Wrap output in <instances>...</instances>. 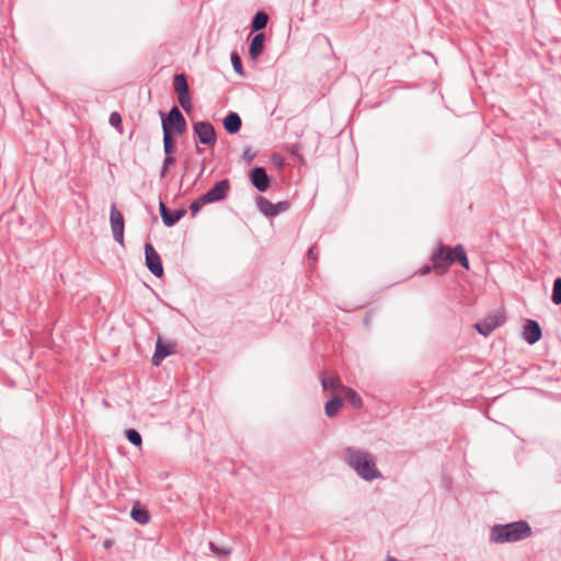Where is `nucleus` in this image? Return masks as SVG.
<instances>
[{
  "instance_id": "39",
  "label": "nucleus",
  "mask_w": 561,
  "mask_h": 561,
  "mask_svg": "<svg viewBox=\"0 0 561 561\" xmlns=\"http://www.w3.org/2000/svg\"><path fill=\"white\" fill-rule=\"evenodd\" d=\"M111 546H112V541H111V540H106V541L104 542V548H105V549L110 548Z\"/></svg>"
},
{
  "instance_id": "4",
  "label": "nucleus",
  "mask_w": 561,
  "mask_h": 561,
  "mask_svg": "<svg viewBox=\"0 0 561 561\" xmlns=\"http://www.w3.org/2000/svg\"><path fill=\"white\" fill-rule=\"evenodd\" d=\"M173 90L178 95L180 106L184 112L190 113L193 108V104L185 73L181 72L173 76Z\"/></svg>"
},
{
  "instance_id": "35",
  "label": "nucleus",
  "mask_w": 561,
  "mask_h": 561,
  "mask_svg": "<svg viewBox=\"0 0 561 561\" xmlns=\"http://www.w3.org/2000/svg\"><path fill=\"white\" fill-rule=\"evenodd\" d=\"M444 486L449 490L451 488V479L447 476L443 478Z\"/></svg>"
},
{
  "instance_id": "26",
  "label": "nucleus",
  "mask_w": 561,
  "mask_h": 561,
  "mask_svg": "<svg viewBox=\"0 0 561 561\" xmlns=\"http://www.w3.org/2000/svg\"><path fill=\"white\" fill-rule=\"evenodd\" d=\"M231 64H232V67H233V70L236 71V73H238L240 77L245 76L243 66H242V60H241L240 56L238 55V53H236V51H233L231 54Z\"/></svg>"
},
{
  "instance_id": "31",
  "label": "nucleus",
  "mask_w": 561,
  "mask_h": 561,
  "mask_svg": "<svg viewBox=\"0 0 561 561\" xmlns=\"http://www.w3.org/2000/svg\"><path fill=\"white\" fill-rule=\"evenodd\" d=\"M256 157V152L253 151L250 147H247L243 150L242 158L247 163H251Z\"/></svg>"
},
{
  "instance_id": "15",
  "label": "nucleus",
  "mask_w": 561,
  "mask_h": 561,
  "mask_svg": "<svg viewBox=\"0 0 561 561\" xmlns=\"http://www.w3.org/2000/svg\"><path fill=\"white\" fill-rule=\"evenodd\" d=\"M542 337V330L538 321L527 319L523 327V339L529 344L534 345Z\"/></svg>"
},
{
  "instance_id": "37",
  "label": "nucleus",
  "mask_w": 561,
  "mask_h": 561,
  "mask_svg": "<svg viewBox=\"0 0 561 561\" xmlns=\"http://www.w3.org/2000/svg\"><path fill=\"white\" fill-rule=\"evenodd\" d=\"M273 160H274L275 162H278V160H279V165H282V164H283V160H282V158H280V157H278V156H273Z\"/></svg>"
},
{
  "instance_id": "29",
  "label": "nucleus",
  "mask_w": 561,
  "mask_h": 561,
  "mask_svg": "<svg viewBox=\"0 0 561 561\" xmlns=\"http://www.w3.org/2000/svg\"><path fill=\"white\" fill-rule=\"evenodd\" d=\"M209 547H210V551L218 557L226 556V554L230 553V550L228 548L219 547V546L215 545L214 542H210Z\"/></svg>"
},
{
  "instance_id": "3",
  "label": "nucleus",
  "mask_w": 561,
  "mask_h": 561,
  "mask_svg": "<svg viewBox=\"0 0 561 561\" xmlns=\"http://www.w3.org/2000/svg\"><path fill=\"white\" fill-rule=\"evenodd\" d=\"M161 117L162 133L183 135L187 129V123L178 106H172L168 114L159 112Z\"/></svg>"
},
{
  "instance_id": "2",
  "label": "nucleus",
  "mask_w": 561,
  "mask_h": 561,
  "mask_svg": "<svg viewBox=\"0 0 561 561\" xmlns=\"http://www.w3.org/2000/svg\"><path fill=\"white\" fill-rule=\"evenodd\" d=\"M533 534L527 520L519 519L506 524H495L490 528L489 539L493 543L517 542L527 539Z\"/></svg>"
},
{
  "instance_id": "1",
  "label": "nucleus",
  "mask_w": 561,
  "mask_h": 561,
  "mask_svg": "<svg viewBox=\"0 0 561 561\" xmlns=\"http://www.w3.org/2000/svg\"><path fill=\"white\" fill-rule=\"evenodd\" d=\"M344 462L365 482H373L382 479L383 476L377 467L376 456L371 453L356 448L346 447L343 450Z\"/></svg>"
},
{
  "instance_id": "9",
  "label": "nucleus",
  "mask_w": 561,
  "mask_h": 561,
  "mask_svg": "<svg viewBox=\"0 0 561 561\" xmlns=\"http://www.w3.org/2000/svg\"><path fill=\"white\" fill-rule=\"evenodd\" d=\"M230 186V181L228 179L218 181L210 190L202 194V202L211 204L224 201L228 196Z\"/></svg>"
},
{
  "instance_id": "32",
  "label": "nucleus",
  "mask_w": 561,
  "mask_h": 561,
  "mask_svg": "<svg viewBox=\"0 0 561 561\" xmlns=\"http://www.w3.org/2000/svg\"><path fill=\"white\" fill-rule=\"evenodd\" d=\"M318 248L316 245H312L308 249V252H307V255H308V260L316 263L317 260H318Z\"/></svg>"
},
{
  "instance_id": "36",
  "label": "nucleus",
  "mask_w": 561,
  "mask_h": 561,
  "mask_svg": "<svg viewBox=\"0 0 561 561\" xmlns=\"http://www.w3.org/2000/svg\"><path fill=\"white\" fill-rule=\"evenodd\" d=\"M169 171V168H165V167H161V170H160V178L163 179L165 178L167 173Z\"/></svg>"
},
{
  "instance_id": "5",
  "label": "nucleus",
  "mask_w": 561,
  "mask_h": 561,
  "mask_svg": "<svg viewBox=\"0 0 561 561\" xmlns=\"http://www.w3.org/2000/svg\"><path fill=\"white\" fill-rule=\"evenodd\" d=\"M453 248L439 243V245L432 252L431 261L433 262V268L437 271L439 275L444 274L448 266L454 264L451 257Z\"/></svg>"
},
{
  "instance_id": "10",
  "label": "nucleus",
  "mask_w": 561,
  "mask_h": 561,
  "mask_svg": "<svg viewBox=\"0 0 561 561\" xmlns=\"http://www.w3.org/2000/svg\"><path fill=\"white\" fill-rule=\"evenodd\" d=\"M145 262L151 274H153L156 277L163 276L164 271L161 257L156 251L154 247L149 242L145 244Z\"/></svg>"
},
{
  "instance_id": "17",
  "label": "nucleus",
  "mask_w": 561,
  "mask_h": 561,
  "mask_svg": "<svg viewBox=\"0 0 561 561\" xmlns=\"http://www.w3.org/2000/svg\"><path fill=\"white\" fill-rule=\"evenodd\" d=\"M265 35L264 33H256L250 42L249 55L252 60H256L264 50Z\"/></svg>"
},
{
  "instance_id": "11",
  "label": "nucleus",
  "mask_w": 561,
  "mask_h": 561,
  "mask_svg": "<svg viewBox=\"0 0 561 561\" xmlns=\"http://www.w3.org/2000/svg\"><path fill=\"white\" fill-rule=\"evenodd\" d=\"M256 206L257 209L265 215L266 217H275L280 213H284L289 209L290 204L288 201L278 202L276 204H273L268 199H266L263 196L256 197Z\"/></svg>"
},
{
  "instance_id": "30",
  "label": "nucleus",
  "mask_w": 561,
  "mask_h": 561,
  "mask_svg": "<svg viewBox=\"0 0 561 561\" xmlns=\"http://www.w3.org/2000/svg\"><path fill=\"white\" fill-rule=\"evenodd\" d=\"M108 123L113 127H118L122 125V116L118 112H112L108 117Z\"/></svg>"
},
{
  "instance_id": "41",
  "label": "nucleus",
  "mask_w": 561,
  "mask_h": 561,
  "mask_svg": "<svg viewBox=\"0 0 561 561\" xmlns=\"http://www.w3.org/2000/svg\"><path fill=\"white\" fill-rule=\"evenodd\" d=\"M368 323H369V318H368V317H366V318H365V320H364V324H365V325H368Z\"/></svg>"
},
{
  "instance_id": "6",
  "label": "nucleus",
  "mask_w": 561,
  "mask_h": 561,
  "mask_svg": "<svg viewBox=\"0 0 561 561\" xmlns=\"http://www.w3.org/2000/svg\"><path fill=\"white\" fill-rule=\"evenodd\" d=\"M193 134L199 142L213 147L217 141L215 127L208 121H198L193 124Z\"/></svg>"
},
{
  "instance_id": "25",
  "label": "nucleus",
  "mask_w": 561,
  "mask_h": 561,
  "mask_svg": "<svg viewBox=\"0 0 561 561\" xmlns=\"http://www.w3.org/2000/svg\"><path fill=\"white\" fill-rule=\"evenodd\" d=\"M551 300L554 305H561V277L553 280Z\"/></svg>"
},
{
  "instance_id": "38",
  "label": "nucleus",
  "mask_w": 561,
  "mask_h": 561,
  "mask_svg": "<svg viewBox=\"0 0 561 561\" xmlns=\"http://www.w3.org/2000/svg\"><path fill=\"white\" fill-rule=\"evenodd\" d=\"M273 160H274L275 162H278V160H279V165H282V164H283V160H282V158H280V157H278V156H273Z\"/></svg>"
},
{
  "instance_id": "33",
  "label": "nucleus",
  "mask_w": 561,
  "mask_h": 561,
  "mask_svg": "<svg viewBox=\"0 0 561 561\" xmlns=\"http://www.w3.org/2000/svg\"><path fill=\"white\" fill-rule=\"evenodd\" d=\"M175 161L176 160L173 157V154L165 156L162 165L170 169V167H172L175 163Z\"/></svg>"
},
{
  "instance_id": "13",
  "label": "nucleus",
  "mask_w": 561,
  "mask_h": 561,
  "mask_svg": "<svg viewBox=\"0 0 561 561\" xmlns=\"http://www.w3.org/2000/svg\"><path fill=\"white\" fill-rule=\"evenodd\" d=\"M250 183L259 191L266 192L271 186V178L263 167H254L249 172Z\"/></svg>"
},
{
  "instance_id": "8",
  "label": "nucleus",
  "mask_w": 561,
  "mask_h": 561,
  "mask_svg": "<svg viewBox=\"0 0 561 561\" xmlns=\"http://www.w3.org/2000/svg\"><path fill=\"white\" fill-rule=\"evenodd\" d=\"M176 343L173 341H164L161 335H158L154 346V353L151 357V364L156 367L160 366L161 363L170 355L174 354Z\"/></svg>"
},
{
  "instance_id": "23",
  "label": "nucleus",
  "mask_w": 561,
  "mask_h": 561,
  "mask_svg": "<svg viewBox=\"0 0 561 561\" xmlns=\"http://www.w3.org/2000/svg\"><path fill=\"white\" fill-rule=\"evenodd\" d=\"M345 397H346V400H347V401H348V402H350L354 408H356V409H360V408L363 407V400H362V398L359 397V394H358L355 390H353V389L348 388V389L346 390V392H345Z\"/></svg>"
},
{
  "instance_id": "40",
  "label": "nucleus",
  "mask_w": 561,
  "mask_h": 561,
  "mask_svg": "<svg viewBox=\"0 0 561 561\" xmlns=\"http://www.w3.org/2000/svg\"><path fill=\"white\" fill-rule=\"evenodd\" d=\"M385 561H399L394 557L388 556Z\"/></svg>"
},
{
  "instance_id": "42",
  "label": "nucleus",
  "mask_w": 561,
  "mask_h": 561,
  "mask_svg": "<svg viewBox=\"0 0 561 561\" xmlns=\"http://www.w3.org/2000/svg\"><path fill=\"white\" fill-rule=\"evenodd\" d=\"M196 152H197V153H201V152H202V148H199L197 145H196Z\"/></svg>"
},
{
  "instance_id": "18",
  "label": "nucleus",
  "mask_w": 561,
  "mask_h": 561,
  "mask_svg": "<svg viewBox=\"0 0 561 561\" xmlns=\"http://www.w3.org/2000/svg\"><path fill=\"white\" fill-rule=\"evenodd\" d=\"M130 517L140 525H147L150 522L149 511L139 504L131 507Z\"/></svg>"
},
{
  "instance_id": "28",
  "label": "nucleus",
  "mask_w": 561,
  "mask_h": 561,
  "mask_svg": "<svg viewBox=\"0 0 561 561\" xmlns=\"http://www.w3.org/2000/svg\"><path fill=\"white\" fill-rule=\"evenodd\" d=\"M208 204L207 202H202V195L193 201L190 205V210L193 217H195L202 209L204 205Z\"/></svg>"
},
{
  "instance_id": "16",
  "label": "nucleus",
  "mask_w": 561,
  "mask_h": 561,
  "mask_svg": "<svg viewBox=\"0 0 561 561\" xmlns=\"http://www.w3.org/2000/svg\"><path fill=\"white\" fill-rule=\"evenodd\" d=\"M222 125L225 130L230 134L234 135L238 131H240L242 127V119L240 115L237 112H229L222 119Z\"/></svg>"
},
{
  "instance_id": "27",
  "label": "nucleus",
  "mask_w": 561,
  "mask_h": 561,
  "mask_svg": "<svg viewBox=\"0 0 561 561\" xmlns=\"http://www.w3.org/2000/svg\"><path fill=\"white\" fill-rule=\"evenodd\" d=\"M321 385L323 390H335L339 386V381L335 378L322 376L321 377Z\"/></svg>"
},
{
  "instance_id": "20",
  "label": "nucleus",
  "mask_w": 561,
  "mask_h": 561,
  "mask_svg": "<svg viewBox=\"0 0 561 561\" xmlns=\"http://www.w3.org/2000/svg\"><path fill=\"white\" fill-rule=\"evenodd\" d=\"M451 257L454 259V263H459L465 270L470 268L466 250L461 244H457L453 248Z\"/></svg>"
},
{
  "instance_id": "22",
  "label": "nucleus",
  "mask_w": 561,
  "mask_h": 561,
  "mask_svg": "<svg viewBox=\"0 0 561 561\" xmlns=\"http://www.w3.org/2000/svg\"><path fill=\"white\" fill-rule=\"evenodd\" d=\"M126 439L136 447L141 446L142 438L140 433L135 428H128L125 431Z\"/></svg>"
},
{
  "instance_id": "19",
  "label": "nucleus",
  "mask_w": 561,
  "mask_h": 561,
  "mask_svg": "<svg viewBox=\"0 0 561 561\" xmlns=\"http://www.w3.org/2000/svg\"><path fill=\"white\" fill-rule=\"evenodd\" d=\"M268 22V15L264 11H257L251 21V32L259 33L264 30Z\"/></svg>"
},
{
  "instance_id": "12",
  "label": "nucleus",
  "mask_w": 561,
  "mask_h": 561,
  "mask_svg": "<svg viewBox=\"0 0 561 561\" xmlns=\"http://www.w3.org/2000/svg\"><path fill=\"white\" fill-rule=\"evenodd\" d=\"M506 318L504 314L496 313L484 318L482 321L474 323L476 331L483 335L489 336L495 329L501 327L505 322Z\"/></svg>"
},
{
  "instance_id": "34",
  "label": "nucleus",
  "mask_w": 561,
  "mask_h": 561,
  "mask_svg": "<svg viewBox=\"0 0 561 561\" xmlns=\"http://www.w3.org/2000/svg\"><path fill=\"white\" fill-rule=\"evenodd\" d=\"M432 267L430 265H424L419 270L421 275H426L431 272Z\"/></svg>"
},
{
  "instance_id": "21",
  "label": "nucleus",
  "mask_w": 561,
  "mask_h": 561,
  "mask_svg": "<svg viewBox=\"0 0 561 561\" xmlns=\"http://www.w3.org/2000/svg\"><path fill=\"white\" fill-rule=\"evenodd\" d=\"M342 405H343V401L340 397H337V396L332 397L325 403V407H324L325 415L329 417L335 416L337 414V412L340 411V409L342 408Z\"/></svg>"
},
{
  "instance_id": "24",
  "label": "nucleus",
  "mask_w": 561,
  "mask_h": 561,
  "mask_svg": "<svg viewBox=\"0 0 561 561\" xmlns=\"http://www.w3.org/2000/svg\"><path fill=\"white\" fill-rule=\"evenodd\" d=\"M174 150H175V141H174L172 135L163 133V151H164V156L173 154Z\"/></svg>"
},
{
  "instance_id": "7",
  "label": "nucleus",
  "mask_w": 561,
  "mask_h": 561,
  "mask_svg": "<svg viewBox=\"0 0 561 561\" xmlns=\"http://www.w3.org/2000/svg\"><path fill=\"white\" fill-rule=\"evenodd\" d=\"M110 224L114 240L121 245H124L125 220L115 203L111 205Z\"/></svg>"
},
{
  "instance_id": "14",
  "label": "nucleus",
  "mask_w": 561,
  "mask_h": 561,
  "mask_svg": "<svg viewBox=\"0 0 561 561\" xmlns=\"http://www.w3.org/2000/svg\"><path fill=\"white\" fill-rule=\"evenodd\" d=\"M159 211L163 225L168 228L174 227L187 213L185 208L170 210L163 202L159 204Z\"/></svg>"
}]
</instances>
